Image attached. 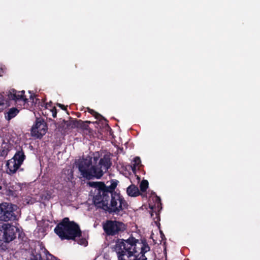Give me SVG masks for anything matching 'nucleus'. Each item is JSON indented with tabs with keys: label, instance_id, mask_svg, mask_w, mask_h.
I'll use <instances>...</instances> for the list:
<instances>
[{
	"label": "nucleus",
	"instance_id": "28",
	"mask_svg": "<svg viewBox=\"0 0 260 260\" xmlns=\"http://www.w3.org/2000/svg\"><path fill=\"white\" fill-rule=\"evenodd\" d=\"M48 106H49V104H46V105H45V109H48ZM49 106L50 107V105H49Z\"/></svg>",
	"mask_w": 260,
	"mask_h": 260
},
{
	"label": "nucleus",
	"instance_id": "30",
	"mask_svg": "<svg viewBox=\"0 0 260 260\" xmlns=\"http://www.w3.org/2000/svg\"><path fill=\"white\" fill-rule=\"evenodd\" d=\"M2 189V186L0 185V190Z\"/></svg>",
	"mask_w": 260,
	"mask_h": 260
},
{
	"label": "nucleus",
	"instance_id": "6",
	"mask_svg": "<svg viewBox=\"0 0 260 260\" xmlns=\"http://www.w3.org/2000/svg\"><path fill=\"white\" fill-rule=\"evenodd\" d=\"M3 231L0 232V247L2 249L7 248L6 244L16 238V234L19 230L10 224L4 223L2 226Z\"/></svg>",
	"mask_w": 260,
	"mask_h": 260
},
{
	"label": "nucleus",
	"instance_id": "7",
	"mask_svg": "<svg viewBox=\"0 0 260 260\" xmlns=\"http://www.w3.org/2000/svg\"><path fill=\"white\" fill-rule=\"evenodd\" d=\"M17 206L12 203L3 202L0 204V221H14L17 219V215L15 212Z\"/></svg>",
	"mask_w": 260,
	"mask_h": 260
},
{
	"label": "nucleus",
	"instance_id": "4",
	"mask_svg": "<svg viewBox=\"0 0 260 260\" xmlns=\"http://www.w3.org/2000/svg\"><path fill=\"white\" fill-rule=\"evenodd\" d=\"M54 231L61 240H75L76 238H80L82 235L79 225L75 221H70L68 217L63 218Z\"/></svg>",
	"mask_w": 260,
	"mask_h": 260
},
{
	"label": "nucleus",
	"instance_id": "16",
	"mask_svg": "<svg viewBox=\"0 0 260 260\" xmlns=\"http://www.w3.org/2000/svg\"><path fill=\"white\" fill-rule=\"evenodd\" d=\"M53 191L52 189L44 191L41 196L42 199L45 201H49L53 198Z\"/></svg>",
	"mask_w": 260,
	"mask_h": 260
},
{
	"label": "nucleus",
	"instance_id": "13",
	"mask_svg": "<svg viewBox=\"0 0 260 260\" xmlns=\"http://www.w3.org/2000/svg\"><path fill=\"white\" fill-rule=\"evenodd\" d=\"M19 112V110L16 107L9 108L5 112V117L6 120L10 121L16 116Z\"/></svg>",
	"mask_w": 260,
	"mask_h": 260
},
{
	"label": "nucleus",
	"instance_id": "12",
	"mask_svg": "<svg viewBox=\"0 0 260 260\" xmlns=\"http://www.w3.org/2000/svg\"><path fill=\"white\" fill-rule=\"evenodd\" d=\"M20 187L18 185H7L5 188V193L9 197L17 198L19 194L18 188Z\"/></svg>",
	"mask_w": 260,
	"mask_h": 260
},
{
	"label": "nucleus",
	"instance_id": "25",
	"mask_svg": "<svg viewBox=\"0 0 260 260\" xmlns=\"http://www.w3.org/2000/svg\"><path fill=\"white\" fill-rule=\"evenodd\" d=\"M56 105L62 110L67 111V106H65L64 105L59 103H57Z\"/></svg>",
	"mask_w": 260,
	"mask_h": 260
},
{
	"label": "nucleus",
	"instance_id": "3",
	"mask_svg": "<svg viewBox=\"0 0 260 260\" xmlns=\"http://www.w3.org/2000/svg\"><path fill=\"white\" fill-rule=\"evenodd\" d=\"M110 158L104 156L100 159L96 165L92 166L91 158H82L75 161L76 167L78 169L80 175L87 180L94 178L100 179L111 166Z\"/></svg>",
	"mask_w": 260,
	"mask_h": 260
},
{
	"label": "nucleus",
	"instance_id": "19",
	"mask_svg": "<svg viewBox=\"0 0 260 260\" xmlns=\"http://www.w3.org/2000/svg\"><path fill=\"white\" fill-rule=\"evenodd\" d=\"M91 123L89 121H83L81 120H78L77 123H78L77 128H80L83 130H88L89 128L88 123Z\"/></svg>",
	"mask_w": 260,
	"mask_h": 260
},
{
	"label": "nucleus",
	"instance_id": "2",
	"mask_svg": "<svg viewBox=\"0 0 260 260\" xmlns=\"http://www.w3.org/2000/svg\"><path fill=\"white\" fill-rule=\"evenodd\" d=\"M118 260H147L145 254L150 250L147 240L130 237L127 240L117 239L113 247Z\"/></svg>",
	"mask_w": 260,
	"mask_h": 260
},
{
	"label": "nucleus",
	"instance_id": "29",
	"mask_svg": "<svg viewBox=\"0 0 260 260\" xmlns=\"http://www.w3.org/2000/svg\"><path fill=\"white\" fill-rule=\"evenodd\" d=\"M98 158L97 157H94V160L96 161L98 160Z\"/></svg>",
	"mask_w": 260,
	"mask_h": 260
},
{
	"label": "nucleus",
	"instance_id": "14",
	"mask_svg": "<svg viewBox=\"0 0 260 260\" xmlns=\"http://www.w3.org/2000/svg\"><path fill=\"white\" fill-rule=\"evenodd\" d=\"M126 192L130 197H138L141 194L138 187L134 184H131L127 188Z\"/></svg>",
	"mask_w": 260,
	"mask_h": 260
},
{
	"label": "nucleus",
	"instance_id": "15",
	"mask_svg": "<svg viewBox=\"0 0 260 260\" xmlns=\"http://www.w3.org/2000/svg\"><path fill=\"white\" fill-rule=\"evenodd\" d=\"M56 126L58 129L59 131L66 133L68 131L67 121L64 119L57 122L56 124Z\"/></svg>",
	"mask_w": 260,
	"mask_h": 260
},
{
	"label": "nucleus",
	"instance_id": "11",
	"mask_svg": "<svg viewBox=\"0 0 260 260\" xmlns=\"http://www.w3.org/2000/svg\"><path fill=\"white\" fill-rule=\"evenodd\" d=\"M24 93L25 91L24 90L17 91L16 90L12 89L9 91L7 95L10 100H14L15 101L22 100L25 103H27L28 102V99L25 97Z\"/></svg>",
	"mask_w": 260,
	"mask_h": 260
},
{
	"label": "nucleus",
	"instance_id": "24",
	"mask_svg": "<svg viewBox=\"0 0 260 260\" xmlns=\"http://www.w3.org/2000/svg\"><path fill=\"white\" fill-rule=\"evenodd\" d=\"M50 111L52 113V115L53 118L56 117L57 110L55 107H53L52 109H50Z\"/></svg>",
	"mask_w": 260,
	"mask_h": 260
},
{
	"label": "nucleus",
	"instance_id": "23",
	"mask_svg": "<svg viewBox=\"0 0 260 260\" xmlns=\"http://www.w3.org/2000/svg\"><path fill=\"white\" fill-rule=\"evenodd\" d=\"M78 243L81 245L86 246L87 244V241L85 238H82L79 239Z\"/></svg>",
	"mask_w": 260,
	"mask_h": 260
},
{
	"label": "nucleus",
	"instance_id": "26",
	"mask_svg": "<svg viewBox=\"0 0 260 260\" xmlns=\"http://www.w3.org/2000/svg\"><path fill=\"white\" fill-rule=\"evenodd\" d=\"M24 237V233H23L22 232L19 233L18 239H21L22 241H23Z\"/></svg>",
	"mask_w": 260,
	"mask_h": 260
},
{
	"label": "nucleus",
	"instance_id": "21",
	"mask_svg": "<svg viewBox=\"0 0 260 260\" xmlns=\"http://www.w3.org/2000/svg\"><path fill=\"white\" fill-rule=\"evenodd\" d=\"M133 162V168L135 169L136 167H138L141 165V161L140 158L137 156L134 158Z\"/></svg>",
	"mask_w": 260,
	"mask_h": 260
},
{
	"label": "nucleus",
	"instance_id": "1",
	"mask_svg": "<svg viewBox=\"0 0 260 260\" xmlns=\"http://www.w3.org/2000/svg\"><path fill=\"white\" fill-rule=\"evenodd\" d=\"M118 181L112 179L109 186L103 182H88L89 186L95 188L93 203L97 208H100L111 214L121 215L128 205L120 191L115 190Z\"/></svg>",
	"mask_w": 260,
	"mask_h": 260
},
{
	"label": "nucleus",
	"instance_id": "5",
	"mask_svg": "<svg viewBox=\"0 0 260 260\" xmlns=\"http://www.w3.org/2000/svg\"><path fill=\"white\" fill-rule=\"evenodd\" d=\"M126 228L123 222L116 220H107L103 223V229L106 236L118 237L124 232Z\"/></svg>",
	"mask_w": 260,
	"mask_h": 260
},
{
	"label": "nucleus",
	"instance_id": "20",
	"mask_svg": "<svg viewBox=\"0 0 260 260\" xmlns=\"http://www.w3.org/2000/svg\"><path fill=\"white\" fill-rule=\"evenodd\" d=\"M148 181L147 180H143L140 184V190L143 192L146 191L148 188Z\"/></svg>",
	"mask_w": 260,
	"mask_h": 260
},
{
	"label": "nucleus",
	"instance_id": "10",
	"mask_svg": "<svg viewBox=\"0 0 260 260\" xmlns=\"http://www.w3.org/2000/svg\"><path fill=\"white\" fill-rule=\"evenodd\" d=\"M152 200L154 202V205H151V203L149 204V208L151 209L150 212L151 216L153 215V212H155L156 217L158 220H160L159 212L162 209V204L161 203V199L159 197L157 196L155 192H151Z\"/></svg>",
	"mask_w": 260,
	"mask_h": 260
},
{
	"label": "nucleus",
	"instance_id": "27",
	"mask_svg": "<svg viewBox=\"0 0 260 260\" xmlns=\"http://www.w3.org/2000/svg\"><path fill=\"white\" fill-rule=\"evenodd\" d=\"M35 96V94H31L30 95V99L34 100V98Z\"/></svg>",
	"mask_w": 260,
	"mask_h": 260
},
{
	"label": "nucleus",
	"instance_id": "22",
	"mask_svg": "<svg viewBox=\"0 0 260 260\" xmlns=\"http://www.w3.org/2000/svg\"><path fill=\"white\" fill-rule=\"evenodd\" d=\"M7 103V101L6 100L3 96L0 97V110H2L4 106Z\"/></svg>",
	"mask_w": 260,
	"mask_h": 260
},
{
	"label": "nucleus",
	"instance_id": "17",
	"mask_svg": "<svg viewBox=\"0 0 260 260\" xmlns=\"http://www.w3.org/2000/svg\"><path fill=\"white\" fill-rule=\"evenodd\" d=\"M66 121L68 126V130L77 128L78 123H77V121H78V119L70 117V120Z\"/></svg>",
	"mask_w": 260,
	"mask_h": 260
},
{
	"label": "nucleus",
	"instance_id": "8",
	"mask_svg": "<svg viewBox=\"0 0 260 260\" xmlns=\"http://www.w3.org/2000/svg\"><path fill=\"white\" fill-rule=\"evenodd\" d=\"M25 159V155L22 150L17 151L13 158L7 162V174L10 175L15 174L20 167Z\"/></svg>",
	"mask_w": 260,
	"mask_h": 260
},
{
	"label": "nucleus",
	"instance_id": "9",
	"mask_svg": "<svg viewBox=\"0 0 260 260\" xmlns=\"http://www.w3.org/2000/svg\"><path fill=\"white\" fill-rule=\"evenodd\" d=\"M48 127L46 123L41 118H37L35 124L31 128V134L32 137L41 139L47 132Z\"/></svg>",
	"mask_w": 260,
	"mask_h": 260
},
{
	"label": "nucleus",
	"instance_id": "18",
	"mask_svg": "<svg viewBox=\"0 0 260 260\" xmlns=\"http://www.w3.org/2000/svg\"><path fill=\"white\" fill-rule=\"evenodd\" d=\"M87 111L90 113L93 116L95 117L96 119L99 120L101 121V120H104L107 121V120L105 119L104 117H103L102 115H101L100 114L98 113L97 112L95 111L94 110L91 109L89 108V107H87L86 108Z\"/></svg>",
	"mask_w": 260,
	"mask_h": 260
}]
</instances>
